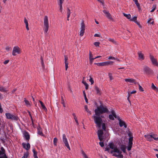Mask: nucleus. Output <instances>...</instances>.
<instances>
[{
  "label": "nucleus",
  "instance_id": "1",
  "mask_svg": "<svg viewBox=\"0 0 158 158\" xmlns=\"http://www.w3.org/2000/svg\"><path fill=\"white\" fill-rule=\"evenodd\" d=\"M108 112L109 110L106 106L102 105L98 106L95 110V113L96 115H94L92 116V118H94V122L96 124L97 127L100 128L102 123V120L99 115L103 113H107Z\"/></svg>",
  "mask_w": 158,
  "mask_h": 158
},
{
  "label": "nucleus",
  "instance_id": "2",
  "mask_svg": "<svg viewBox=\"0 0 158 158\" xmlns=\"http://www.w3.org/2000/svg\"><path fill=\"white\" fill-rule=\"evenodd\" d=\"M109 146L110 148L112 150L111 152V153L112 154L113 156L117 158H123L122 151L118 149L117 145L112 143H109Z\"/></svg>",
  "mask_w": 158,
  "mask_h": 158
},
{
  "label": "nucleus",
  "instance_id": "3",
  "mask_svg": "<svg viewBox=\"0 0 158 158\" xmlns=\"http://www.w3.org/2000/svg\"><path fill=\"white\" fill-rule=\"evenodd\" d=\"M44 27L43 29L45 34L46 35H47L48 34V31L49 28V24L48 17L46 15L44 17Z\"/></svg>",
  "mask_w": 158,
  "mask_h": 158
},
{
  "label": "nucleus",
  "instance_id": "4",
  "mask_svg": "<svg viewBox=\"0 0 158 158\" xmlns=\"http://www.w3.org/2000/svg\"><path fill=\"white\" fill-rule=\"evenodd\" d=\"M6 118L8 119H10L12 120H18L17 116L10 113H6Z\"/></svg>",
  "mask_w": 158,
  "mask_h": 158
},
{
  "label": "nucleus",
  "instance_id": "5",
  "mask_svg": "<svg viewBox=\"0 0 158 158\" xmlns=\"http://www.w3.org/2000/svg\"><path fill=\"white\" fill-rule=\"evenodd\" d=\"M63 141L65 144V146L69 150H70V148L67 139L65 134H63L62 135Z\"/></svg>",
  "mask_w": 158,
  "mask_h": 158
},
{
  "label": "nucleus",
  "instance_id": "6",
  "mask_svg": "<svg viewBox=\"0 0 158 158\" xmlns=\"http://www.w3.org/2000/svg\"><path fill=\"white\" fill-rule=\"evenodd\" d=\"M21 51L20 48L18 46H15L13 48L12 54L13 56H16L17 54L20 53Z\"/></svg>",
  "mask_w": 158,
  "mask_h": 158
},
{
  "label": "nucleus",
  "instance_id": "7",
  "mask_svg": "<svg viewBox=\"0 0 158 158\" xmlns=\"http://www.w3.org/2000/svg\"><path fill=\"white\" fill-rule=\"evenodd\" d=\"M85 26L84 23V21H82L81 24V30L80 34V36H82L83 35L85 30Z\"/></svg>",
  "mask_w": 158,
  "mask_h": 158
},
{
  "label": "nucleus",
  "instance_id": "8",
  "mask_svg": "<svg viewBox=\"0 0 158 158\" xmlns=\"http://www.w3.org/2000/svg\"><path fill=\"white\" fill-rule=\"evenodd\" d=\"M149 57L152 64L155 66L158 67V62L157 60L154 58V56L152 55H150Z\"/></svg>",
  "mask_w": 158,
  "mask_h": 158
},
{
  "label": "nucleus",
  "instance_id": "9",
  "mask_svg": "<svg viewBox=\"0 0 158 158\" xmlns=\"http://www.w3.org/2000/svg\"><path fill=\"white\" fill-rule=\"evenodd\" d=\"M103 134V131L101 129H99L98 131L97 132L98 137L101 141H102L104 139V137L102 136Z\"/></svg>",
  "mask_w": 158,
  "mask_h": 158
},
{
  "label": "nucleus",
  "instance_id": "10",
  "mask_svg": "<svg viewBox=\"0 0 158 158\" xmlns=\"http://www.w3.org/2000/svg\"><path fill=\"white\" fill-rule=\"evenodd\" d=\"M113 63L112 61H109L105 62L102 63H95L99 66H105L109 65Z\"/></svg>",
  "mask_w": 158,
  "mask_h": 158
},
{
  "label": "nucleus",
  "instance_id": "11",
  "mask_svg": "<svg viewBox=\"0 0 158 158\" xmlns=\"http://www.w3.org/2000/svg\"><path fill=\"white\" fill-rule=\"evenodd\" d=\"M111 113L112 114H110L109 115V118L112 120H114V118H117L118 117H117L115 113V111L113 110H112L111 111Z\"/></svg>",
  "mask_w": 158,
  "mask_h": 158
},
{
  "label": "nucleus",
  "instance_id": "12",
  "mask_svg": "<svg viewBox=\"0 0 158 158\" xmlns=\"http://www.w3.org/2000/svg\"><path fill=\"white\" fill-rule=\"evenodd\" d=\"M103 12L105 14L106 17L108 19L112 20L113 18L111 16L110 14L109 13V11H107L106 10H103Z\"/></svg>",
  "mask_w": 158,
  "mask_h": 158
},
{
  "label": "nucleus",
  "instance_id": "13",
  "mask_svg": "<svg viewBox=\"0 0 158 158\" xmlns=\"http://www.w3.org/2000/svg\"><path fill=\"white\" fill-rule=\"evenodd\" d=\"M117 119L119 121V125L120 127H122L123 126H124L125 128L127 127V125H126L125 123L123 121H122L120 119L119 117H117Z\"/></svg>",
  "mask_w": 158,
  "mask_h": 158
},
{
  "label": "nucleus",
  "instance_id": "14",
  "mask_svg": "<svg viewBox=\"0 0 158 158\" xmlns=\"http://www.w3.org/2000/svg\"><path fill=\"white\" fill-rule=\"evenodd\" d=\"M125 81L126 82L134 83L135 84L137 83L136 80L133 78H129L125 79Z\"/></svg>",
  "mask_w": 158,
  "mask_h": 158
},
{
  "label": "nucleus",
  "instance_id": "15",
  "mask_svg": "<svg viewBox=\"0 0 158 158\" xmlns=\"http://www.w3.org/2000/svg\"><path fill=\"white\" fill-rule=\"evenodd\" d=\"M22 145L24 148L27 150H29L30 148V145L29 143H22Z\"/></svg>",
  "mask_w": 158,
  "mask_h": 158
},
{
  "label": "nucleus",
  "instance_id": "16",
  "mask_svg": "<svg viewBox=\"0 0 158 158\" xmlns=\"http://www.w3.org/2000/svg\"><path fill=\"white\" fill-rule=\"evenodd\" d=\"M139 56V59L140 60H144V57L143 54L140 51H139L138 52Z\"/></svg>",
  "mask_w": 158,
  "mask_h": 158
},
{
  "label": "nucleus",
  "instance_id": "17",
  "mask_svg": "<svg viewBox=\"0 0 158 158\" xmlns=\"http://www.w3.org/2000/svg\"><path fill=\"white\" fill-rule=\"evenodd\" d=\"M144 71L145 73H148L152 71L151 69L147 66H145L143 68Z\"/></svg>",
  "mask_w": 158,
  "mask_h": 158
},
{
  "label": "nucleus",
  "instance_id": "18",
  "mask_svg": "<svg viewBox=\"0 0 158 158\" xmlns=\"http://www.w3.org/2000/svg\"><path fill=\"white\" fill-rule=\"evenodd\" d=\"M68 57L67 56H64V63L65 64V70H67L68 68Z\"/></svg>",
  "mask_w": 158,
  "mask_h": 158
},
{
  "label": "nucleus",
  "instance_id": "19",
  "mask_svg": "<svg viewBox=\"0 0 158 158\" xmlns=\"http://www.w3.org/2000/svg\"><path fill=\"white\" fill-rule=\"evenodd\" d=\"M89 59L90 62L92 63L94 59V58L93 57L92 54L90 51H89Z\"/></svg>",
  "mask_w": 158,
  "mask_h": 158
},
{
  "label": "nucleus",
  "instance_id": "20",
  "mask_svg": "<svg viewBox=\"0 0 158 158\" xmlns=\"http://www.w3.org/2000/svg\"><path fill=\"white\" fill-rule=\"evenodd\" d=\"M7 88H5L2 86L0 85V91L2 92L6 93L8 91Z\"/></svg>",
  "mask_w": 158,
  "mask_h": 158
},
{
  "label": "nucleus",
  "instance_id": "21",
  "mask_svg": "<svg viewBox=\"0 0 158 158\" xmlns=\"http://www.w3.org/2000/svg\"><path fill=\"white\" fill-rule=\"evenodd\" d=\"M144 137L145 138H146L147 140L149 141H152L153 140L152 138V135H145Z\"/></svg>",
  "mask_w": 158,
  "mask_h": 158
},
{
  "label": "nucleus",
  "instance_id": "22",
  "mask_svg": "<svg viewBox=\"0 0 158 158\" xmlns=\"http://www.w3.org/2000/svg\"><path fill=\"white\" fill-rule=\"evenodd\" d=\"M24 137L26 140H29L30 139V135L27 132H25L24 133Z\"/></svg>",
  "mask_w": 158,
  "mask_h": 158
},
{
  "label": "nucleus",
  "instance_id": "23",
  "mask_svg": "<svg viewBox=\"0 0 158 158\" xmlns=\"http://www.w3.org/2000/svg\"><path fill=\"white\" fill-rule=\"evenodd\" d=\"M120 148L121 149L124 153H125L126 152V147L125 145L123 144L121 145H120Z\"/></svg>",
  "mask_w": 158,
  "mask_h": 158
},
{
  "label": "nucleus",
  "instance_id": "24",
  "mask_svg": "<svg viewBox=\"0 0 158 158\" xmlns=\"http://www.w3.org/2000/svg\"><path fill=\"white\" fill-rule=\"evenodd\" d=\"M39 102H40L41 107H42V108L46 112H47V109L45 106L44 105V103L41 101H39Z\"/></svg>",
  "mask_w": 158,
  "mask_h": 158
},
{
  "label": "nucleus",
  "instance_id": "25",
  "mask_svg": "<svg viewBox=\"0 0 158 158\" xmlns=\"http://www.w3.org/2000/svg\"><path fill=\"white\" fill-rule=\"evenodd\" d=\"M24 22L26 24V27L27 30V31H28L29 29L28 27V23L27 20L25 18H24Z\"/></svg>",
  "mask_w": 158,
  "mask_h": 158
},
{
  "label": "nucleus",
  "instance_id": "26",
  "mask_svg": "<svg viewBox=\"0 0 158 158\" xmlns=\"http://www.w3.org/2000/svg\"><path fill=\"white\" fill-rule=\"evenodd\" d=\"M135 2V4L137 6L139 10L140 9V5L139 3L138 2L137 0H133Z\"/></svg>",
  "mask_w": 158,
  "mask_h": 158
},
{
  "label": "nucleus",
  "instance_id": "27",
  "mask_svg": "<svg viewBox=\"0 0 158 158\" xmlns=\"http://www.w3.org/2000/svg\"><path fill=\"white\" fill-rule=\"evenodd\" d=\"M32 151L34 153L33 156L34 158H38L37 156V152L35 150V148L32 149Z\"/></svg>",
  "mask_w": 158,
  "mask_h": 158
},
{
  "label": "nucleus",
  "instance_id": "28",
  "mask_svg": "<svg viewBox=\"0 0 158 158\" xmlns=\"http://www.w3.org/2000/svg\"><path fill=\"white\" fill-rule=\"evenodd\" d=\"M37 130H38V134L40 135H42L43 134L42 129L40 127H37Z\"/></svg>",
  "mask_w": 158,
  "mask_h": 158
},
{
  "label": "nucleus",
  "instance_id": "29",
  "mask_svg": "<svg viewBox=\"0 0 158 158\" xmlns=\"http://www.w3.org/2000/svg\"><path fill=\"white\" fill-rule=\"evenodd\" d=\"M84 108L86 111L90 115L91 114V111L88 109L87 105H85L84 106Z\"/></svg>",
  "mask_w": 158,
  "mask_h": 158
},
{
  "label": "nucleus",
  "instance_id": "30",
  "mask_svg": "<svg viewBox=\"0 0 158 158\" xmlns=\"http://www.w3.org/2000/svg\"><path fill=\"white\" fill-rule=\"evenodd\" d=\"M147 23H150L152 24H153L154 23V21H153V19L151 18H149L148 21Z\"/></svg>",
  "mask_w": 158,
  "mask_h": 158
},
{
  "label": "nucleus",
  "instance_id": "31",
  "mask_svg": "<svg viewBox=\"0 0 158 158\" xmlns=\"http://www.w3.org/2000/svg\"><path fill=\"white\" fill-rule=\"evenodd\" d=\"M61 103L63 104V106L64 107H66L65 103L62 96H61Z\"/></svg>",
  "mask_w": 158,
  "mask_h": 158
},
{
  "label": "nucleus",
  "instance_id": "32",
  "mask_svg": "<svg viewBox=\"0 0 158 158\" xmlns=\"http://www.w3.org/2000/svg\"><path fill=\"white\" fill-rule=\"evenodd\" d=\"M108 40L109 41H110L111 42H112L113 43H114L115 44H117L116 42L114 39H111L110 38H108Z\"/></svg>",
  "mask_w": 158,
  "mask_h": 158
},
{
  "label": "nucleus",
  "instance_id": "33",
  "mask_svg": "<svg viewBox=\"0 0 158 158\" xmlns=\"http://www.w3.org/2000/svg\"><path fill=\"white\" fill-rule=\"evenodd\" d=\"M24 101L25 104L27 106H30V105L29 102L28 100H26V98L24 99Z\"/></svg>",
  "mask_w": 158,
  "mask_h": 158
},
{
  "label": "nucleus",
  "instance_id": "34",
  "mask_svg": "<svg viewBox=\"0 0 158 158\" xmlns=\"http://www.w3.org/2000/svg\"><path fill=\"white\" fill-rule=\"evenodd\" d=\"M58 139H57L55 137L53 139V144L55 146H57V142Z\"/></svg>",
  "mask_w": 158,
  "mask_h": 158
},
{
  "label": "nucleus",
  "instance_id": "35",
  "mask_svg": "<svg viewBox=\"0 0 158 158\" xmlns=\"http://www.w3.org/2000/svg\"><path fill=\"white\" fill-rule=\"evenodd\" d=\"M123 15L126 17L128 19H130L131 18V15L130 14H126L124 13H123Z\"/></svg>",
  "mask_w": 158,
  "mask_h": 158
},
{
  "label": "nucleus",
  "instance_id": "36",
  "mask_svg": "<svg viewBox=\"0 0 158 158\" xmlns=\"http://www.w3.org/2000/svg\"><path fill=\"white\" fill-rule=\"evenodd\" d=\"M81 152L83 156V158H88V156L85 154L83 150H82L81 151Z\"/></svg>",
  "mask_w": 158,
  "mask_h": 158
},
{
  "label": "nucleus",
  "instance_id": "37",
  "mask_svg": "<svg viewBox=\"0 0 158 158\" xmlns=\"http://www.w3.org/2000/svg\"><path fill=\"white\" fill-rule=\"evenodd\" d=\"M95 90L97 91V94H100V91L99 89V88L97 86H95Z\"/></svg>",
  "mask_w": 158,
  "mask_h": 158
},
{
  "label": "nucleus",
  "instance_id": "38",
  "mask_svg": "<svg viewBox=\"0 0 158 158\" xmlns=\"http://www.w3.org/2000/svg\"><path fill=\"white\" fill-rule=\"evenodd\" d=\"M83 94H84V98H85V102H86L87 103H88V99L87 98L86 95L85 94V91H83Z\"/></svg>",
  "mask_w": 158,
  "mask_h": 158
},
{
  "label": "nucleus",
  "instance_id": "39",
  "mask_svg": "<svg viewBox=\"0 0 158 158\" xmlns=\"http://www.w3.org/2000/svg\"><path fill=\"white\" fill-rule=\"evenodd\" d=\"M63 2H58V4L60 6V11L61 12L62 11V4Z\"/></svg>",
  "mask_w": 158,
  "mask_h": 158
},
{
  "label": "nucleus",
  "instance_id": "40",
  "mask_svg": "<svg viewBox=\"0 0 158 158\" xmlns=\"http://www.w3.org/2000/svg\"><path fill=\"white\" fill-rule=\"evenodd\" d=\"M29 155V153L28 152H26L24 153V156L22 157V158H27Z\"/></svg>",
  "mask_w": 158,
  "mask_h": 158
},
{
  "label": "nucleus",
  "instance_id": "41",
  "mask_svg": "<svg viewBox=\"0 0 158 158\" xmlns=\"http://www.w3.org/2000/svg\"><path fill=\"white\" fill-rule=\"evenodd\" d=\"M152 139H153L155 140H158V137H156V135L155 134H153L152 135Z\"/></svg>",
  "mask_w": 158,
  "mask_h": 158
},
{
  "label": "nucleus",
  "instance_id": "42",
  "mask_svg": "<svg viewBox=\"0 0 158 158\" xmlns=\"http://www.w3.org/2000/svg\"><path fill=\"white\" fill-rule=\"evenodd\" d=\"M156 5L155 4H154L152 6V10L150 11L151 12H153L156 9Z\"/></svg>",
  "mask_w": 158,
  "mask_h": 158
},
{
  "label": "nucleus",
  "instance_id": "43",
  "mask_svg": "<svg viewBox=\"0 0 158 158\" xmlns=\"http://www.w3.org/2000/svg\"><path fill=\"white\" fill-rule=\"evenodd\" d=\"M108 59L109 60H117L118 59L117 58H115L114 57L110 56H109L108 58Z\"/></svg>",
  "mask_w": 158,
  "mask_h": 158
},
{
  "label": "nucleus",
  "instance_id": "44",
  "mask_svg": "<svg viewBox=\"0 0 158 158\" xmlns=\"http://www.w3.org/2000/svg\"><path fill=\"white\" fill-rule=\"evenodd\" d=\"M108 75L110 80H112L113 79V77L112 76V74L110 73H108Z\"/></svg>",
  "mask_w": 158,
  "mask_h": 158
},
{
  "label": "nucleus",
  "instance_id": "45",
  "mask_svg": "<svg viewBox=\"0 0 158 158\" xmlns=\"http://www.w3.org/2000/svg\"><path fill=\"white\" fill-rule=\"evenodd\" d=\"M127 93H128V97H127V99L128 100V101L130 103L131 102H130V100H129V98L131 96V94L130 92L128 91L127 92Z\"/></svg>",
  "mask_w": 158,
  "mask_h": 158
},
{
  "label": "nucleus",
  "instance_id": "46",
  "mask_svg": "<svg viewBox=\"0 0 158 158\" xmlns=\"http://www.w3.org/2000/svg\"><path fill=\"white\" fill-rule=\"evenodd\" d=\"M5 49L7 51L9 52L11 50V48L10 47L7 46L6 48Z\"/></svg>",
  "mask_w": 158,
  "mask_h": 158
},
{
  "label": "nucleus",
  "instance_id": "47",
  "mask_svg": "<svg viewBox=\"0 0 158 158\" xmlns=\"http://www.w3.org/2000/svg\"><path fill=\"white\" fill-rule=\"evenodd\" d=\"M90 79L89 80V81L91 83V84H93L94 83V81L91 77L90 76Z\"/></svg>",
  "mask_w": 158,
  "mask_h": 158
},
{
  "label": "nucleus",
  "instance_id": "48",
  "mask_svg": "<svg viewBox=\"0 0 158 158\" xmlns=\"http://www.w3.org/2000/svg\"><path fill=\"white\" fill-rule=\"evenodd\" d=\"M152 88L154 90H156L157 89V88L155 86L153 83H152Z\"/></svg>",
  "mask_w": 158,
  "mask_h": 158
},
{
  "label": "nucleus",
  "instance_id": "49",
  "mask_svg": "<svg viewBox=\"0 0 158 158\" xmlns=\"http://www.w3.org/2000/svg\"><path fill=\"white\" fill-rule=\"evenodd\" d=\"M137 19V17L136 16H134L132 19H130V20L132 21H134L135 22V21H136Z\"/></svg>",
  "mask_w": 158,
  "mask_h": 158
},
{
  "label": "nucleus",
  "instance_id": "50",
  "mask_svg": "<svg viewBox=\"0 0 158 158\" xmlns=\"http://www.w3.org/2000/svg\"><path fill=\"white\" fill-rule=\"evenodd\" d=\"M102 128L104 130H106V125L104 123H102Z\"/></svg>",
  "mask_w": 158,
  "mask_h": 158
},
{
  "label": "nucleus",
  "instance_id": "51",
  "mask_svg": "<svg viewBox=\"0 0 158 158\" xmlns=\"http://www.w3.org/2000/svg\"><path fill=\"white\" fill-rule=\"evenodd\" d=\"M71 14V12L69 8H67V15H70Z\"/></svg>",
  "mask_w": 158,
  "mask_h": 158
},
{
  "label": "nucleus",
  "instance_id": "52",
  "mask_svg": "<svg viewBox=\"0 0 158 158\" xmlns=\"http://www.w3.org/2000/svg\"><path fill=\"white\" fill-rule=\"evenodd\" d=\"M99 44L100 43L98 42H95L94 43V45L96 47L99 46Z\"/></svg>",
  "mask_w": 158,
  "mask_h": 158
},
{
  "label": "nucleus",
  "instance_id": "53",
  "mask_svg": "<svg viewBox=\"0 0 158 158\" xmlns=\"http://www.w3.org/2000/svg\"><path fill=\"white\" fill-rule=\"evenodd\" d=\"M139 90H140V91H143V88L142 87H141L140 85H139Z\"/></svg>",
  "mask_w": 158,
  "mask_h": 158
},
{
  "label": "nucleus",
  "instance_id": "54",
  "mask_svg": "<svg viewBox=\"0 0 158 158\" xmlns=\"http://www.w3.org/2000/svg\"><path fill=\"white\" fill-rule=\"evenodd\" d=\"M84 85L85 86V88L86 89H88V87H89V85H88V84L87 83H85Z\"/></svg>",
  "mask_w": 158,
  "mask_h": 158
},
{
  "label": "nucleus",
  "instance_id": "55",
  "mask_svg": "<svg viewBox=\"0 0 158 158\" xmlns=\"http://www.w3.org/2000/svg\"><path fill=\"white\" fill-rule=\"evenodd\" d=\"M99 144L102 147L104 146V144L103 142H100L99 143Z\"/></svg>",
  "mask_w": 158,
  "mask_h": 158
},
{
  "label": "nucleus",
  "instance_id": "56",
  "mask_svg": "<svg viewBox=\"0 0 158 158\" xmlns=\"http://www.w3.org/2000/svg\"><path fill=\"white\" fill-rule=\"evenodd\" d=\"M100 33H98V34H96L94 35V37H100Z\"/></svg>",
  "mask_w": 158,
  "mask_h": 158
},
{
  "label": "nucleus",
  "instance_id": "57",
  "mask_svg": "<svg viewBox=\"0 0 158 158\" xmlns=\"http://www.w3.org/2000/svg\"><path fill=\"white\" fill-rule=\"evenodd\" d=\"M9 60H7L5 61L3 63L5 64H7L9 62Z\"/></svg>",
  "mask_w": 158,
  "mask_h": 158
},
{
  "label": "nucleus",
  "instance_id": "58",
  "mask_svg": "<svg viewBox=\"0 0 158 158\" xmlns=\"http://www.w3.org/2000/svg\"><path fill=\"white\" fill-rule=\"evenodd\" d=\"M132 146H131L128 145V146L127 148V150L128 151H130L131 149Z\"/></svg>",
  "mask_w": 158,
  "mask_h": 158
},
{
  "label": "nucleus",
  "instance_id": "59",
  "mask_svg": "<svg viewBox=\"0 0 158 158\" xmlns=\"http://www.w3.org/2000/svg\"><path fill=\"white\" fill-rule=\"evenodd\" d=\"M75 121V122H76V123H77V124H78V120H77V118L76 117H75L74 118Z\"/></svg>",
  "mask_w": 158,
  "mask_h": 158
},
{
  "label": "nucleus",
  "instance_id": "60",
  "mask_svg": "<svg viewBox=\"0 0 158 158\" xmlns=\"http://www.w3.org/2000/svg\"><path fill=\"white\" fill-rule=\"evenodd\" d=\"M133 140V137H130L129 141H132Z\"/></svg>",
  "mask_w": 158,
  "mask_h": 158
},
{
  "label": "nucleus",
  "instance_id": "61",
  "mask_svg": "<svg viewBox=\"0 0 158 158\" xmlns=\"http://www.w3.org/2000/svg\"><path fill=\"white\" fill-rule=\"evenodd\" d=\"M132 141H129L128 145H130L132 146Z\"/></svg>",
  "mask_w": 158,
  "mask_h": 158
},
{
  "label": "nucleus",
  "instance_id": "62",
  "mask_svg": "<svg viewBox=\"0 0 158 158\" xmlns=\"http://www.w3.org/2000/svg\"><path fill=\"white\" fill-rule=\"evenodd\" d=\"M136 92V90H133L131 92H130V93H131V94H135Z\"/></svg>",
  "mask_w": 158,
  "mask_h": 158
},
{
  "label": "nucleus",
  "instance_id": "63",
  "mask_svg": "<svg viewBox=\"0 0 158 158\" xmlns=\"http://www.w3.org/2000/svg\"><path fill=\"white\" fill-rule=\"evenodd\" d=\"M98 2H100V3H104V1L103 0H97Z\"/></svg>",
  "mask_w": 158,
  "mask_h": 158
},
{
  "label": "nucleus",
  "instance_id": "64",
  "mask_svg": "<svg viewBox=\"0 0 158 158\" xmlns=\"http://www.w3.org/2000/svg\"><path fill=\"white\" fill-rule=\"evenodd\" d=\"M2 110L1 106H0V112L2 113Z\"/></svg>",
  "mask_w": 158,
  "mask_h": 158
}]
</instances>
